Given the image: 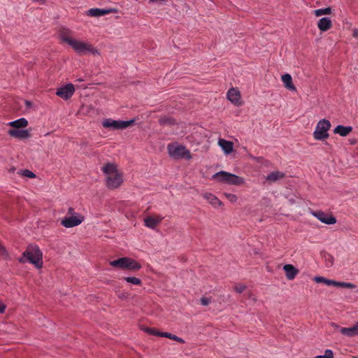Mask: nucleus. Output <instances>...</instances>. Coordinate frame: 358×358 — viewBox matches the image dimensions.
I'll return each instance as SVG.
<instances>
[{
  "mask_svg": "<svg viewBox=\"0 0 358 358\" xmlns=\"http://www.w3.org/2000/svg\"><path fill=\"white\" fill-rule=\"evenodd\" d=\"M59 37L60 40L71 45L75 38H73V31L68 28L62 27L59 31Z\"/></svg>",
  "mask_w": 358,
  "mask_h": 358,
  "instance_id": "obj_11",
  "label": "nucleus"
},
{
  "mask_svg": "<svg viewBox=\"0 0 358 358\" xmlns=\"http://www.w3.org/2000/svg\"><path fill=\"white\" fill-rule=\"evenodd\" d=\"M42 257V252L38 245H29L18 261L22 264L29 262L37 268H41L43 266Z\"/></svg>",
  "mask_w": 358,
  "mask_h": 358,
  "instance_id": "obj_1",
  "label": "nucleus"
},
{
  "mask_svg": "<svg viewBox=\"0 0 358 358\" xmlns=\"http://www.w3.org/2000/svg\"><path fill=\"white\" fill-rule=\"evenodd\" d=\"M127 261V257H121L116 260L110 262V265L113 267L126 269Z\"/></svg>",
  "mask_w": 358,
  "mask_h": 358,
  "instance_id": "obj_25",
  "label": "nucleus"
},
{
  "mask_svg": "<svg viewBox=\"0 0 358 358\" xmlns=\"http://www.w3.org/2000/svg\"><path fill=\"white\" fill-rule=\"evenodd\" d=\"M0 256L3 259L8 258V253L6 248L0 243Z\"/></svg>",
  "mask_w": 358,
  "mask_h": 358,
  "instance_id": "obj_32",
  "label": "nucleus"
},
{
  "mask_svg": "<svg viewBox=\"0 0 358 358\" xmlns=\"http://www.w3.org/2000/svg\"><path fill=\"white\" fill-rule=\"evenodd\" d=\"M22 175L24 176L29 178H34L36 176L35 174L33 172H31V171H30L29 170H27V169L24 170L22 171Z\"/></svg>",
  "mask_w": 358,
  "mask_h": 358,
  "instance_id": "obj_35",
  "label": "nucleus"
},
{
  "mask_svg": "<svg viewBox=\"0 0 358 358\" xmlns=\"http://www.w3.org/2000/svg\"><path fill=\"white\" fill-rule=\"evenodd\" d=\"M160 336L161 337H166V338H169L171 340H173V341H178L179 343H183L185 341L183 339H182L180 337H178L176 335H173V334H171L170 333H167V332H163L160 334Z\"/></svg>",
  "mask_w": 358,
  "mask_h": 358,
  "instance_id": "obj_29",
  "label": "nucleus"
},
{
  "mask_svg": "<svg viewBox=\"0 0 358 358\" xmlns=\"http://www.w3.org/2000/svg\"><path fill=\"white\" fill-rule=\"evenodd\" d=\"M331 13V8L327 7L325 8H320L314 10V14L316 17H320L323 15H330Z\"/></svg>",
  "mask_w": 358,
  "mask_h": 358,
  "instance_id": "obj_28",
  "label": "nucleus"
},
{
  "mask_svg": "<svg viewBox=\"0 0 358 358\" xmlns=\"http://www.w3.org/2000/svg\"><path fill=\"white\" fill-rule=\"evenodd\" d=\"M325 279H326L325 278L322 277V276H316L314 278V280L318 283H324V284Z\"/></svg>",
  "mask_w": 358,
  "mask_h": 358,
  "instance_id": "obj_39",
  "label": "nucleus"
},
{
  "mask_svg": "<svg viewBox=\"0 0 358 358\" xmlns=\"http://www.w3.org/2000/svg\"><path fill=\"white\" fill-rule=\"evenodd\" d=\"M285 174L279 171H273L270 173L266 177V180L270 182H275L279 180L284 178Z\"/></svg>",
  "mask_w": 358,
  "mask_h": 358,
  "instance_id": "obj_22",
  "label": "nucleus"
},
{
  "mask_svg": "<svg viewBox=\"0 0 358 358\" xmlns=\"http://www.w3.org/2000/svg\"><path fill=\"white\" fill-rule=\"evenodd\" d=\"M200 301H201V303L203 306H208L209 303H210L211 299L207 298V297H202Z\"/></svg>",
  "mask_w": 358,
  "mask_h": 358,
  "instance_id": "obj_37",
  "label": "nucleus"
},
{
  "mask_svg": "<svg viewBox=\"0 0 358 358\" xmlns=\"http://www.w3.org/2000/svg\"><path fill=\"white\" fill-rule=\"evenodd\" d=\"M358 36V31L356 29L353 31V36L357 37Z\"/></svg>",
  "mask_w": 358,
  "mask_h": 358,
  "instance_id": "obj_42",
  "label": "nucleus"
},
{
  "mask_svg": "<svg viewBox=\"0 0 358 358\" xmlns=\"http://www.w3.org/2000/svg\"><path fill=\"white\" fill-rule=\"evenodd\" d=\"M225 196L231 203L236 202L237 201V196L235 194H225Z\"/></svg>",
  "mask_w": 358,
  "mask_h": 358,
  "instance_id": "obj_36",
  "label": "nucleus"
},
{
  "mask_svg": "<svg viewBox=\"0 0 358 358\" xmlns=\"http://www.w3.org/2000/svg\"><path fill=\"white\" fill-rule=\"evenodd\" d=\"M134 122V120L117 121L111 119H106L103 122L102 125L105 128H112L113 129H123L132 125Z\"/></svg>",
  "mask_w": 358,
  "mask_h": 358,
  "instance_id": "obj_7",
  "label": "nucleus"
},
{
  "mask_svg": "<svg viewBox=\"0 0 358 358\" xmlns=\"http://www.w3.org/2000/svg\"><path fill=\"white\" fill-rule=\"evenodd\" d=\"M324 284L328 286H335L342 288L354 289L356 285L351 282H338L334 280L325 279Z\"/></svg>",
  "mask_w": 358,
  "mask_h": 358,
  "instance_id": "obj_13",
  "label": "nucleus"
},
{
  "mask_svg": "<svg viewBox=\"0 0 358 358\" xmlns=\"http://www.w3.org/2000/svg\"><path fill=\"white\" fill-rule=\"evenodd\" d=\"M146 331L151 335H155V336H160V334L162 333V332H159V331H157L154 328H147Z\"/></svg>",
  "mask_w": 358,
  "mask_h": 358,
  "instance_id": "obj_34",
  "label": "nucleus"
},
{
  "mask_svg": "<svg viewBox=\"0 0 358 358\" xmlns=\"http://www.w3.org/2000/svg\"><path fill=\"white\" fill-rule=\"evenodd\" d=\"M352 131V127L350 126L345 127L343 125H338L334 130V134H338L340 136L345 137L348 136Z\"/></svg>",
  "mask_w": 358,
  "mask_h": 358,
  "instance_id": "obj_21",
  "label": "nucleus"
},
{
  "mask_svg": "<svg viewBox=\"0 0 358 358\" xmlns=\"http://www.w3.org/2000/svg\"><path fill=\"white\" fill-rule=\"evenodd\" d=\"M353 358H358V357H353Z\"/></svg>",
  "mask_w": 358,
  "mask_h": 358,
  "instance_id": "obj_46",
  "label": "nucleus"
},
{
  "mask_svg": "<svg viewBox=\"0 0 358 358\" xmlns=\"http://www.w3.org/2000/svg\"><path fill=\"white\" fill-rule=\"evenodd\" d=\"M331 127V123L328 120L322 119L318 122L313 132L315 139L322 141L329 137L328 131Z\"/></svg>",
  "mask_w": 358,
  "mask_h": 358,
  "instance_id": "obj_4",
  "label": "nucleus"
},
{
  "mask_svg": "<svg viewBox=\"0 0 358 358\" xmlns=\"http://www.w3.org/2000/svg\"><path fill=\"white\" fill-rule=\"evenodd\" d=\"M113 12L112 9H102V8H91L87 11V15L90 17H100Z\"/></svg>",
  "mask_w": 358,
  "mask_h": 358,
  "instance_id": "obj_16",
  "label": "nucleus"
},
{
  "mask_svg": "<svg viewBox=\"0 0 358 358\" xmlns=\"http://www.w3.org/2000/svg\"><path fill=\"white\" fill-rule=\"evenodd\" d=\"M283 270L285 272V275L288 280H293L298 274L299 271L292 264H285L283 266Z\"/></svg>",
  "mask_w": 358,
  "mask_h": 358,
  "instance_id": "obj_18",
  "label": "nucleus"
},
{
  "mask_svg": "<svg viewBox=\"0 0 358 358\" xmlns=\"http://www.w3.org/2000/svg\"><path fill=\"white\" fill-rule=\"evenodd\" d=\"M127 268L126 269H128L129 271H138L141 268V264H139L138 262L127 257Z\"/></svg>",
  "mask_w": 358,
  "mask_h": 358,
  "instance_id": "obj_27",
  "label": "nucleus"
},
{
  "mask_svg": "<svg viewBox=\"0 0 358 358\" xmlns=\"http://www.w3.org/2000/svg\"><path fill=\"white\" fill-rule=\"evenodd\" d=\"M72 214H77V213L74 212V209L73 208H69L68 210L67 215H69V216H72Z\"/></svg>",
  "mask_w": 358,
  "mask_h": 358,
  "instance_id": "obj_41",
  "label": "nucleus"
},
{
  "mask_svg": "<svg viewBox=\"0 0 358 358\" xmlns=\"http://www.w3.org/2000/svg\"><path fill=\"white\" fill-rule=\"evenodd\" d=\"M218 144L227 155L230 154L233 150V143L231 141H228L224 139H220Z\"/></svg>",
  "mask_w": 358,
  "mask_h": 358,
  "instance_id": "obj_24",
  "label": "nucleus"
},
{
  "mask_svg": "<svg viewBox=\"0 0 358 358\" xmlns=\"http://www.w3.org/2000/svg\"><path fill=\"white\" fill-rule=\"evenodd\" d=\"M167 148L169 154L172 157L185 159H190L192 157L189 151L187 150L185 146L176 144H169Z\"/></svg>",
  "mask_w": 358,
  "mask_h": 358,
  "instance_id": "obj_6",
  "label": "nucleus"
},
{
  "mask_svg": "<svg viewBox=\"0 0 358 358\" xmlns=\"http://www.w3.org/2000/svg\"><path fill=\"white\" fill-rule=\"evenodd\" d=\"M103 172L106 175V185L110 189L118 187L122 182V176L117 171L114 164H106L102 167Z\"/></svg>",
  "mask_w": 358,
  "mask_h": 358,
  "instance_id": "obj_2",
  "label": "nucleus"
},
{
  "mask_svg": "<svg viewBox=\"0 0 358 358\" xmlns=\"http://www.w3.org/2000/svg\"><path fill=\"white\" fill-rule=\"evenodd\" d=\"M318 29L322 31H327L332 27V22L329 17H322L317 22Z\"/></svg>",
  "mask_w": 358,
  "mask_h": 358,
  "instance_id": "obj_19",
  "label": "nucleus"
},
{
  "mask_svg": "<svg viewBox=\"0 0 358 358\" xmlns=\"http://www.w3.org/2000/svg\"><path fill=\"white\" fill-rule=\"evenodd\" d=\"M25 103L27 104V106H31V102L28 101H25Z\"/></svg>",
  "mask_w": 358,
  "mask_h": 358,
  "instance_id": "obj_43",
  "label": "nucleus"
},
{
  "mask_svg": "<svg viewBox=\"0 0 358 358\" xmlns=\"http://www.w3.org/2000/svg\"><path fill=\"white\" fill-rule=\"evenodd\" d=\"M83 79H81V78H79V79H78V81H83Z\"/></svg>",
  "mask_w": 358,
  "mask_h": 358,
  "instance_id": "obj_45",
  "label": "nucleus"
},
{
  "mask_svg": "<svg viewBox=\"0 0 358 358\" xmlns=\"http://www.w3.org/2000/svg\"><path fill=\"white\" fill-rule=\"evenodd\" d=\"M75 92V88L73 84H66V85L59 88L57 90L56 94L62 98L63 99H69L71 98Z\"/></svg>",
  "mask_w": 358,
  "mask_h": 358,
  "instance_id": "obj_9",
  "label": "nucleus"
},
{
  "mask_svg": "<svg viewBox=\"0 0 358 358\" xmlns=\"http://www.w3.org/2000/svg\"><path fill=\"white\" fill-rule=\"evenodd\" d=\"M314 358H324V357L323 355H318L315 357Z\"/></svg>",
  "mask_w": 358,
  "mask_h": 358,
  "instance_id": "obj_44",
  "label": "nucleus"
},
{
  "mask_svg": "<svg viewBox=\"0 0 358 358\" xmlns=\"http://www.w3.org/2000/svg\"><path fill=\"white\" fill-rule=\"evenodd\" d=\"M313 215L322 222L327 224H334L336 222V219L331 215L327 214L322 211H315Z\"/></svg>",
  "mask_w": 358,
  "mask_h": 358,
  "instance_id": "obj_10",
  "label": "nucleus"
},
{
  "mask_svg": "<svg viewBox=\"0 0 358 358\" xmlns=\"http://www.w3.org/2000/svg\"><path fill=\"white\" fill-rule=\"evenodd\" d=\"M325 264L327 267H331L334 264V257L329 253H327L324 256Z\"/></svg>",
  "mask_w": 358,
  "mask_h": 358,
  "instance_id": "obj_31",
  "label": "nucleus"
},
{
  "mask_svg": "<svg viewBox=\"0 0 358 358\" xmlns=\"http://www.w3.org/2000/svg\"><path fill=\"white\" fill-rule=\"evenodd\" d=\"M213 178L217 180L219 182L234 185H239L244 182L242 178L224 171L214 174Z\"/></svg>",
  "mask_w": 358,
  "mask_h": 358,
  "instance_id": "obj_3",
  "label": "nucleus"
},
{
  "mask_svg": "<svg viewBox=\"0 0 358 358\" xmlns=\"http://www.w3.org/2000/svg\"><path fill=\"white\" fill-rule=\"evenodd\" d=\"M246 287L244 285L238 284L234 286V290L238 293H242L245 289Z\"/></svg>",
  "mask_w": 358,
  "mask_h": 358,
  "instance_id": "obj_33",
  "label": "nucleus"
},
{
  "mask_svg": "<svg viewBox=\"0 0 358 358\" xmlns=\"http://www.w3.org/2000/svg\"><path fill=\"white\" fill-rule=\"evenodd\" d=\"M340 332L348 337L358 336V322L351 327H341Z\"/></svg>",
  "mask_w": 358,
  "mask_h": 358,
  "instance_id": "obj_17",
  "label": "nucleus"
},
{
  "mask_svg": "<svg viewBox=\"0 0 358 358\" xmlns=\"http://www.w3.org/2000/svg\"><path fill=\"white\" fill-rule=\"evenodd\" d=\"M324 358H334V353L331 350H326L324 351V355H323Z\"/></svg>",
  "mask_w": 358,
  "mask_h": 358,
  "instance_id": "obj_38",
  "label": "nucleus"
},
{
  "mask_svg": "<svg viewBox=\"0 0 358 358\" xmlns=\"http://www.w3.org/2000/svg\"><path fill=\"white\" fill-rule=\"evenodd\" d=\"M227 98L231 103H234L235 105L239 106L241 104L240 101L241 94L235 88H231L228 91Z\"/></svg>",
  "mask_w": 358,
  "mask_h": 358,
  "instance_id": "obj_15",
  "label": "nucleus"
},
{
  "mask_svg": "<svg viewBox=\"0 0 358 358\" xmlns=\"http://www.w3.org/2000/svg\"><path fill=\"white\" fill-rule=\"evenodd\" d=\"M8 134L18 139H25L31 136L30 131L28 129H9Z\"/></svg>",
  "mask_w": 358,
  "mask_h": 358,
  "instance_id": "obj_12",
  "label": "nucleus"
},
{
  "mask_svg": "<svg viewBox=\"0 0 358 358\" xmlns=\"http://www.w3.org/2000/svg\"><path fill=\"white\" fill-rule=\"evenodd\" d=\"M163 219L164 217L161 215L147 217L144 219L145 226L154 229Z\"/></svg>",
  "mask_w": 358,
  "mask_h": 358,
  "instance_id": "obj_14",
  "label": "nucleus"
},
{
  "mask_svg": "<svg viewBox=\"0 0 358 358\" xmlns=\"http://www.w3.org/2000/svg\"><path fill=\"white\" fill-rule=\"evenodd\" d=\"M70 46L78 54L85 55L87 53H92L95 55L98 53L92 45L90 43L74 39Z\"/></svg>",
  "mask_w": 358,
  "mask_h": 358,
  "instance_id": "obj_5",
  "label": "nucleus"
},
{
  "mask_svg": "<svg viewBox=\"0 0 358 358\" xmlns=\"http://www.w3.org/2000/svg\"><path fill=\"white\" fill-rule=\"evenodd\" d=\"M83 220V216L80 214H72V216L65 217L61 221V224L66 228H71L79 225Z\"/></svg>",
  "mask_w": 358,
  "mask_h": 358,
  "instance_id": "obj_8",
  "label": "nucleus"
},
{
  "mask_svg": "<svg viewBox=\"0 0 358 358\" xmlns=\"http://www.w3.org/2000/svg\"><path fill=\"white\" fill-rule=\"evenodd\" d=\"M203 197L212 205L215 207L220 206L222 205V201H220L217 197L210 193H206L203 195Z\"/></svg>",
  "mask_w": 358,
  "mask_h": 358,
  "instance_id": "obj_26",
  "label": "nucleus"
},
{
  "mask_svg": "<svg viewBox=\"0 0 358 358\" xmlns=\"http://www.w3.org/2000/svg\"><path fill=\"white\" fill-rule=\"evenodd\" d=\"M124 280L129 283H131L136 285H141L142 283L141 280L136 277H125L124 278Z\"/></svg>",
  "mask_w": 358,
  "mask_h": 358,
  "instance_id": "obj_30",
  "label": "nucleus"
},
{
  "mask_svg": "<svg viewBox=\"0 0 358 358\" xmlns=\"http://www.w3.org/2000/svg\"><path fill=\"white\" fill-rule=\"evenodd\" d=\"M6 306L1 301H0V313H4L6 310Z\"/></svg>",
  "mask_w": 358,
  "mask_h": 358,
  "instance_id": "obj_40",
  "label": "nucleus"
},
{
  "mask_svg": "<svg viewBox=\"0 0 358 358\" xmlns=\"http://www.w3.org/2000/svg\"><path fill=\"white\" fill-rule=\"evenodd\" d=\"M281 80H282L285 87L287 90H291V91L296 90V87L292 83V76L289 74L286 73V74L282 76Z\"/></svg>",
  "mask_w": 358,
  "mask_h": 358,
  "instance_id": "obj_23",
  "label": "nucleus"
},
{
  "mask_svg": "<svg viewBox=\"0 0 358 358\" xmlns=\"http://www.w3.org/2000/svg\"><path fill=\"white\" fill-rule=\"evenodd\" d=\"M8 125L13 127V129H20L28 125V121L25 118L22 117L17 120L10 122Z\"/></svg>",
  "mask_w": 358,
  "mask_h": 358,
  "instance_id": "obj_20",
  "label": "nucleus"
}]
</instances>
